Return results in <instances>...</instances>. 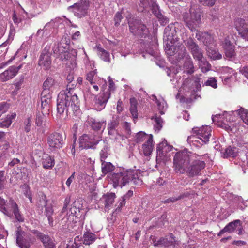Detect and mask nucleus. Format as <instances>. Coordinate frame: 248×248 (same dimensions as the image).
Returning a JSON list of instances; mask_svg holds the SVG:
<instances>
[{"mask_svg": "<svg viewBox=\"0 0 248 248\" xmlns=\"http://www.w3.org/2000/svg\"><path fill=\"white\" fill-rule=\"evenodd\" d=\"M190 156L187 152L183 151L177 153L174 156V170L176 173L185 174L189 178H193L201 174L204 169V161L195 160L190 163Z\"/></svg>", "mask_w": 248, "mask_h": 248, "instance_id": "f257e3e1", "label": "nucleus"}, {"mask_svg": "<svg viewBox=\"0 0 248 248\" xmlns=\"http://www.w3.org/2000/svg\"><path fill=\"white\" fill-rule=\"evenodd\" d=\"M79 101L72 89L61 92L58 95L57 116L61 120L68 117L70 110L77 111L79 109Z\"/></svg>", "mask_w": 248, "mask_h": 248, "instance_id": "f03ea898", "label": "nucleus"}, {"mask_svg": "<svg viewBox=\"0 0 248 248\" xmlns=\"http://www.w3.org/2000/svg\"><path fill=\"white\" fill-rule=\"evenodd\" d=\"M129 26L130 32L134 35L148 38L146 41L144 42V44H145L146 51L151 55L155 56L157 50V44L155 39L152 42H149V40H151L152 38L149 35V30L146 26L138 20H132L129 22Z\"/></svg>", "mask_w": 248, "mask_h": 248, "instance_id": "7ed1b4c3", "label": "nucleus"}, {"mask_svg": "<svg viewBox=\"0 0 248 248\" xmlns=\"http://www.w3.org/2000/svg\"><path fill=\"white\" fill-rule=\"evenodd\" d=\"M183 19L186 26L192 31H195L201 23V13L198 9L191 7L188 12L183 14Z\"/></svg>", "mask_w": 248, "mask_h": 248, "instance_id": "20e7f679", "label": "nucleus"}, {"mask_svg": "<svg viewBox=\"0 0 248 248\" xmlns=\"http://www.w3.org/2000/svg\"><path fill=\"white\" fill-rule=\"evenodd\" d=\"M133 176V171L123 169L118 172L110 174L109 178L112 182L114 187L126 185L130 181Z\"/></svg>", "mask_w": 248, "mask_h": 248, "instance_id": "39448f33", "label": "nucleus"}, {"mask_svg": "<svg viewBox=\"0 0 248 248\" xmlns=\"http://www.w3.org/2000/svg\"><path fill=\"white\" fill-rule=\"evenodd\" d=\"M163 39L167 42L165 48L166 53L170 56L174 55L176 49L172 44L177 41V37L175 34V28L173 25H169L165 28Z\"/></svg>", "mask_w": 248, "mask_h": 248, "instance_id": "423d86ee", "label": "nucleus"}, {"mask_svg": "<svg viewBox=\"0 0 248 248\" xmlns=\"http://www.w3.org/2000/svg\"><path fill=\"white\" fill-rule=\"evenodd\" d=\"M192 130L196 135L189 136L187 140L189 141H193V139L197 138L204 143H206L209 141V139L212 136L211 127L207 125L202 126L200 128L194 127Z\"/></svg>", "mask_w": 248, "mask_h": 248, "instance_id": "0eeeda50", "label": "nucleus"}, {"mask_svg": "<svg viewBox=\"0 0 248 248\" xmlns=\"http://www.w3.org/2000/svg\"><path fill=\"white\" fill-rule=\"evenodd\" d=\"M16 242L20 248H32L34 239L31 234L23 231L20 227L16 232Z\"/></svg>", "mask_w": 248, "mask_h": 248, "instance_id": "6e6552de", "label": "nucleus"}, {"mask_svg": "<svg viewBox=\"0 0 248 248\" xmlns=\"http://www.w3.org/2000/svg\"><path fill=\"white\" fill-rule=\"evenodd\" d=\"M79 147L81 149L93 148L99 143L100 139L94 134H84L79 138Z\"/></svg>", "mask_w": 248, "mask_h": 248, "instance_id": "1a4fd4ad", "label": "nucleus"}, {"mask_svg": "<svg viewBox=\"0 0 248 248\" xmlns=\"http://www.w3.org/2000/svg\"><path fill=\"white\" fill-rule=\"evenodd\" d=\"M66 137L59 133H54L48 136L47 143L52 151L62 148L64 143Z\"/></svg>", "mask_w": 248, "mask_h": 248, "instance_id": "9d476101", "label": "nucleus"}, {"mask_svg": "<svg viewBox=\"0 0 248 248\" xmlns=\"http://www.w3.org/2000/svg\"><path fill=\"white\" fill-rule=\"evenodd\" d=\"M185 45L188 47L193 55V58L198 61H201L203 58V53L202 49L199 48L191 38H189L184 41Z\"/></svg>", "mask_w": 248, "mask_h": 248, "instance_id": "9b49d317", "label": "nucleus"}, {"mask_svg": "<svg viewBox=\"0 0 248 248\" xmlns=\"http://www.w3.org/2000/svg\"><path fill=\"white\" fill-rule=\"evenodd\" d=\"M110 94L111 93L109 91H106L95 97V106L97 110L100 111L105 108L108 100L110 98Z\"/></svg>", "mask_w": 248, "mask_h": 248, "instance_id": "f8f14e48", "label": "nucleus"}, {"mask_svg": "<svg viewBox=\"0 0 248 248\" xmlns=\"http://www.w3.org/2000/svg\"><path fill=\"white\" fill-rule=\"evenodd\" d=\"M224 51V59L228 61H233L235 60L236 53L234 46L227 39L224 40L223 46Z\"/></svg>", "mask_w": 248, "mask_h": 248, "instance_id": "ddd939ff", "label": "nucleus"}, {"mask_svg": "<svg viewBox=\"0 0 248 248\" xmlns=\"http://www.w3.org/2000/svg\"><path fill=\"white\" fill-rule=\"evenodd\" d=\"M52 93L42 91L41 95V109L45 113H49Z\"/></svg>", "mask_w": 248, "mask_h": 248, "instance_id": "4468645a", "label": "nucleus"}, {"mask_svg": "<svg viewBox=\"0 0 248 248\" xmlns=\"http://www.w3.org/2000/svg\"><path fill=\"white\" fill-rule=\"evenodd\" d=\"M59 83L53 78L49 77L46 79L43 85V91L52 93L59 88Z\"/></svg>", "mask_w": 248, "mask_h": 248, "instance_id": "2eb2a0df", "label": "nucleus"}, {"mask_svg": "<svg viewBox=\"0 0 248 248\" xmlns=\"http://www.w3.org/2000/svg\"><path fill=\"white\" fill-rule=\"evenodd\" d=\"M21 66L22 65H20L18 67L15 66L9 67L7 70L0 75L1 81L4 82L12 78L16 75Z\"/></svg>", "mask_w": 248, "mask_h": 248, "instance_id": "dca6fc26", "label": "nucleus"}, {"mask_svg": "<svg viewBox=\"0 0 248 248\" xmlns=\"http://www.w3.org/2000/svg\"><path fill=\"white\" fill-rule=\"evenodd\" d=\"M41 206H44L45 207V214L47 217L49 224L50 225H53V219L52 216L53 214V209L52 206L51 205H47V201L45 196L42 198V200L39 201Z\"/></svg>", "mask_w": 248, "mask_h": 248, "instance_id": "f3484780", "label": "nucleus"}, {"mask_svg": "<svg viewBox=\"0 0 248 248\" xmlns=\"http://www.w3.org/2000/svg\"><path fill=\"white\" fill-rule=\"evenodd\" d=\"M51 64V55L49 53H46L41 55L38 64L42 66L45 70L50 68Z\"/></svg>", "mask_w": 248, "mask_h": 248, "instance_id": "a211bd4d", "label": "nucleus"}, {"mask_svg": "<svg viewBox=\"0 0 248 248\" xmlns=\"http://www.w3.org/2000/svg\"><path fill=\"white\" fill-rule=\"evenodd\" d=\"M9 202L15 218L19 222H24V217L19 211L17 204L12 199L9 200Z\"/></svg>", "mask_w": 248, "mask_h": 248, "instance_id": "6ab92c4d", "label": "nucleus"}, {"mask_svg": "<svg viewBox=\"0 0 248 248\" xmlns=\"http://www.w3.org/2000/svg\"><path fill=\"white\" fill-rule=\"evenodd\" d=\"M31 232L34 234L36 237L39 239L43 243V246L47 244L52 241L50 236L48 235L45 234L41 232L36 230H33L31 231Z\"/></svg>", "mask_w": 248, "mask_h": 248, "instance_id": "aec40b11", "label": "nucleus"}, {"mask_svg": "<svg viewBox=\"0 0 248 248\" xmlns=\"http://www.w3.org/2000/svg\"><path fill=\"white\" fill-rule=\"evenodd\" d=\"M172 149V146L168 144L167 142L165 140L157 145L156 151L157 154L164 155L167 152L170 151Z\"/></svg>", "mask_w": 248, "mask_h": 248, "instance_id": "412c9836", "label": "nucleus"}, {"mask_svg": "<svg viewBox=\"0 0 248 248\" xmlns=\"http://www.w3.org/2000/svg\"><path fill=\"white\" fill-rule=\"evenodd\" d=\"M88 122L91 124V125L94 130L98 131L102 129L103 131L106 127V122L105 121L100 122L93 118H89Z\"/></svg>", "mask_w": 248, "mask_h": 248, "instance_id": "4be33fe9", "label": "nucleus"}, {"mask_svg": "<svg viewBox=\"0 0 248 248\" xmlns=\"http://www.w3.org/2000/svg\"><path fill=\"white\" fill-rule=\"evenodd\" d=\"M99 142H100L102 145V149L100 152V156L101 161H103V160H105L108 156L109 147L107 140H100Z\"/></svg>", "mask_w": 248, "mask_h": 248, "instance_id": "5701e85b", "label": "nucleus"}, {"mask_svg": "<svg viewBox=\"0 0 248 248\" xmlns=\"http://www.w3.org/2000/svg\"><path fill=\"white\" fill-rule=\"evenodd\" d=\"M153 137L151 135L147 141L142 145L143 154L145 156L151 155L153 151Z\"/></svg>", "mask_w": 248, "mask_h": 248, "instance_id": "b1692460", "label": "nucleus"}, {"mask_svg": "<svg viewBox=\"0 0 248 248\" xmlns=\"http://www.w3.org/2000/svg\"><path fill=\"white\" fill-rule=\"evenodd\" d=\"M42 165L44 169H51L55 165L54 159L47 154L44 155L42 158Z\"/></svg>", "mask_w": 248, "mask_h": 248, "instance_id": "393cba45", "label": "nucleus"}, {"mask_svg": "<svg viewBox=\"0 0 248 248\" xmlns=\"http://www.w3.org/2000/svg\"><path fill=\"white\" fill-rule=\"evenodd\" d=\"M96 239V235L90 232H84L83 236V244L85 245H90L93 244Z\"/></svg>", "mask_w": 248, "mask_h": 248, "instance_id": "a878e982", "label": "nucleus"}, {"mask_svg": "<svg viewBox=\"0 0 248 248\" xmlns=\"http://www.w3.org/2000/svg\"><path fill=\"white\" fill-rule=\"evenodd\" d=\"M208 56L212 59L216 60L222 58V55L218 50L214 47V46H208L206 48Z\"/></svg>", "mask_w": 248, "mask_h": 248, "instance_id": "bb28decb", "label": "nucleus"}, {"mask_svg": "<svg viewBox=\"0 0 248 248\" xmlns=\"http://www.w3.org/2000/svg\"><path fill=\"white\" fill-rule=\"evenodd\" d=\"M70 7L75 9V12H77L81 16H85L88 9V5L85 2H82L79 3H75Z\"/></svg>", "mask_w": 248, "mask_h": 248, "instance_id": "cd10ccee", "label": "nucleus"}, {"mask_svg": "<svg viewBox=\"0 0 248 248\" xmlns=\"http://www.w3.org/2000/svg\"><path fill=\"white\" fill-rule=\"evenodd\" d=\"M240 221L239 220H236L233 222L229 223L227 226H226L222 230H221L218 233V236H220L222 234L225 232H232L237 227L238 224L240 223Z\"/></svg>", "mask_w": 248, "mask_h": 248, "instance_id": "c85d7f7f", "label": "nucleus"}, {"mask_svg": "<svg viewBox=\"0 0 248 248\" xmlns=\"http://www.w3.org/2000/svg\"><path fill=\"white\" fill-rule=\"evenodd\" d=\"M70 202L69 198H66L64 200V206L62 208V213L64 215L65 217L63 219H66L67 221H71L74 220V216H71L70 212H69V209L68 208V205Z\"/></svg>", "mask_w": 248, "mask_h": 248, "instance_id": "c756f323", "label": "nucleus"}, {"mask_svg": "<svg viewBox=\"0 0 248 248\" xmlns=\"http://www.w3.org/2000/svg\"><path fill=\"white\" fill-rule=\"evenodd\" d=\"M96 50L98 55L99 57L106 62H110L109 53L101 47L99 46H96Z\"/></svg>", "mask_w": 248, "mask_h": 248, "instance_id": "7c9ffc66", "label": "nucleus"}, {"mask_svg": "<svg viewBox=\"0 0 248 248\" xmlns=\"http://www.w3.org/2000/svg\"><path fill=\"white\" fill-rule=\"evenodd\" d=\"M16 115L15 113L7 115L4 119H2V122H0V127H9L12 123V120L16 118Z\"/></svg>", "mask_w": 248, "mask_h": 248, "instance_id": "2f4dec72", "label": "nucleus"}, {"mask_svg": "<svg viewBox=\"0 0 248 248\" xmlns=\"http://www.w3.org/2000/svg\"><path fill=\"white\" fill-rule=\"evenodd\" d=\"M238 155V149L235 147L229 146L223 154L224 158L234 157Z\"/></svg>", "mask_w": 248, "mask_h": 248, "instance_id": "473e14b6", "label": "nucleus"}, {"mask_svg": "<svg viewBox=\"0 0 248 248\" xmlns=\"http://www.w3.org/2000/svg\"><path fill=\"white\" fill-rule=\"evenodd\" d=\"M234 25L238 33L248 28L245 20L242 18H236L234 21Z\"/></svg>", "mask_w": 248, "mask_h": 248, "instance_id": "72a5a7b5", "label": "nucleus"}, {"mask_svg": "<svg viewBox=\"0 0 248 248\" xmlns=\"http://www.w3.org/2000/svg\"><path fill=\"white\" fill-rule=\"evenodd\" d=\"M49 113H45L41 111V113H38L36 114V117L35 120V123L38 126H42L45 124V122L46 119V115H48Z\"/></svg>", "mask_w": 248, "mask_h": 248, "instance_id": "f704fd0d", "label": "nucleus"}, {"mask_svg": "<svg viewBox=\"0 0 248 248\" xmlns=\"http://www.w3.org/2000/svg\"><path fill=\"white\" fill-rule=\"evenodd\" d=\"M184 68L185 72L187 74L194 73V66L191 57H187V59L185 60Z\"/></svg>", "mask_w": 248, "mask_h": 248, "instance_id": "c9c22d12", "label": "nucleus"}, {"mask_svg": "<svg viewBox=\"0 0 248 248\" xmlns=\"http://www.w3.org/2000/svg\"><path fill=\"white\" fill-rule=\"evenodd\" d=\"M115 195L114 193H110L105 195L104 199L105 200V208L106 210L109 209L114 202Z\"/></svg>", "mask_w": 248, "mask_h": 248, "instance_id": "e433bc0d", "label": "nucleus"}, {"mask_svg": "<svg viewBox=\"0 0 248 248\" xmlns=\"http://www.w3.org/2000/svg\"><path fill=\"white\" fill-rule=\"evenodd\" d=\"M202 42L207 46L206 48L215 46L213 37L207 32H204L202 34Z\"/></svg>", "mask_w": 248, "mask_h": 248, "instance_id": "4c0bfd02", "label": "nucleus"}, {"mask_svg": "<svg viewBox=\"0 0 248 248\" xmlns=\"http://www.w3.org/2000/svg\"><path fill=\"white\" fill-rule=\"evenodd\" d=\"M108 134L110 138L112 140H115L117 141H120L123 140V136L120 134L116 129H108Z\"/></svg>", "mask_w": 248, "mask_h": 248, "instance_id": "58836bf2", "label": "nucleus"}, {"mask_svg": "<svg viewBox=\"0 0 248 248\" xmlns=\"http://www.w3.org/2000/svg\"><path fill=\"white\" fill-rule=\"evenodd\" d=\"M155 246H165L168 247V248H175L174 244L171 242H169L167 241V239L160 238L156 243H154Z\"/></svg>", "mask_w": 248, "mask_h": 248, "instance_id": "ea45409f", "label": "nucleus"}, {"mask_svg": "<svg viewBox=\"0 0 248 248\" xmlns=\"http://www.w3.org/2000/svg\"><path fill=\"white\" fill-rule=\"evenodd\" d=\"M102 162V171L104 174L111 172L114 170V166L111 163L103 161Z\"/></svg>", "mask_w": 248, "mask_h": 248, "instance_id": "a19ab883", "label": "nucleus"}, {"mask_svg": "<svg viewBox=\"0 0 248 248\" xmlns=\"http://www.w3.org/2000/svg\"><path fill=\"white\" fill-rule=\"evenodd\" d=\"M130 113L133 117L134 119H136L138 117V112H137V102L136 100L134 98L130 99Z\"/></svg>", "mask_w": 248, "mask_h": 248, "instance_id": "79ce46f5", "label": "nucleus"}, {"mask_svg": "<svg viewBox=\"0 0 248 248\" xmlns=\"http://www.w3.org/2000/svg\"><path fill=\"white\" fill-rule=\"evenodd\" d=\"M96 70L90 71L87 74L86 79L90 82L91 84H95L98 78L96 76Z\"/></svg>", "mask_w": 248, "mask_h": 248, "instance_id": "37998d69", "label": "nucleus"}, {"mask_svg": "<svg viewBox=\"0 0 248 248\" xmlns=\"http://www.w3.org/2000/svg\"><path fill=\"white\" fill-rule=\"evenodd\" d=\"M199 62V67L202 72L205 73L210 70L211 66L207 61L202 59Z\"/></svg>", "mask_w": 248, "mask_h": 248, "instance_id": "c03bdc74", "label": "nucleus"}, {"mask_svg": "<svg viewBox=\"0 0 248 248\" xmlns=\"http://www.w3.org/2000/svg\"><path fill=\"white\" fill-rule=\"evenodd\" d=\"M187 57H190L187 52L185 47L182 46L181 48L178 51L177 59L180 61L182 59L186 60Z\"/></svg>", "mask_w": 248, "mask_h": 248, "instance_id": "a18cd8bd", "label": "nucleus"}, {"mask_svg": "<svg viewBox=\"0 0 248 248\" xmlns=\"http://www.w3.org/2000/svg\"><path fill=\"white\" fill-rule=\"evenodd\" d=\"M155 2L154 0H140V11L143 12L145 8L151 7L153 3Z\"/></svg>", "mask_w": 248, "mask_h": 248, "instance_id": "49530a36", "label": "nucleus"}, {"mask_svg": "<svg viewBox=\"0 0 248 248\" xmlns=\"http://www.w3.org/2000/svg\"><path fill=\"white\" fill-rule=\"evenodd\" d=\"M120 123L119 117H113L112 120L108 124V129H116Z\"/></svg>", "mask_w": 248, "mask_h": 248, "instance_id": "de8ad7c7", "label": "nucleus"}, {"mask_svg": "<svg viewBox=\"0 0 248 248\" xmlns=\"http://www.w3.org/2000/svg\"><path fill=\"white\" fill-rule=\"evenodd\" d=\"M152 119L155 120L154 128L155 131L158 132L162 127V119L160 117H155V118H153Z\"/></svg>", "mask_w": 248, "mask_h": 248, "instance_id": "09e8293b", "label": "nucleus"}, {"mask_svg": "<svg viewBox=\"0 0 248 248\" xmlns=\"http://www.w3.org/2000/svg\"><path fill=\"white\" fill-rule=\"evenodd\" d=\"M203 86H209L216 89L217 87V80L214 77H210L206 82H205Z\"/></svg>", "mask_w": 248, "mask_h": 248, "instance_id": "8fccbe9b", "label": "nucleus"}, {"mask_svg": "<svg viewBox=\"0 0 248 248\" xmlns=\"http://www.w3.org/2000/svg\"><path fill=\"white\" fill-rule=\"evenodd\" d=\"M150 136H148L142 132H139L136 135V140L137 143L143 141L146 139H148Z\"/></svg>", "mask_w": 248, "mask_h": 248, "instance_id": "3c124183", "label": "nucleus"}, {"mask_svg": "<svg viewBox=\"0 0 248 248\" xmlns=\"http://www.w3.org/2000/svg\"><path fill=\"white\" fill-rule=\"evenodd\" d=\"M7 183L6 177L4 176V171H0V190L4 189L5 185Z\"/></svg>", "mask_w": 248, "mask_h": 248, "instance_id": "603ef678", "label": "nucleus"}, {"mask_svg": "<svg viewBox=\"0 0 248 248\" xmlns=\"http://www.w3.org/2000/svg\"><path fill=\"white\" fill-rule=\"evenodd\" d=\"M152 97L153 98V99L155 100V102L157 104L158 108L160 111V113L161 114H164V112H163V110L166 105V103L163 100L161 102L159 101V100H157L156 97L154 95H153Z\"/></svg>", "mask_w": 248, "mask_h": 248, "instance_id": "864d4df0", "label": "nucleus"}, {"mask_svg": "<svg viewBox=\"0 0 248 248\" xmlns=\"http://www.w3.org/2000/svg\"><path fill=\"white\" fill-rule=\"evenodd\" d=\"M238 115L240 116L241 119L244 121L246 118L248 116V111L247 109L241 107L240 109L236 110Z\"/></svg>", "mask_w": 248, "mask_h": 248, "instance_id": "5fc2aeb1", "label": "nucleus"}, {"mask_svg": "<svg viewBox=\"0 0 248 248\" xmlns=\"http://www.w3.org/2000/svg\"><path fill=\"white\" fill-rule=\"evenodd\" d=\"M150 7H151L153 13L155 15V16L156 17L158 16V15H159L161 14L159 9L158 5L156 3L155 1L154 3L152 4Z\"/></svg>", "mask_w": 248, "mask_h": 248, "instance_id": "6e6d98bb", "label": "nucleus"}, {"mask_svg": "<svg viewBox=\"0 0 248 248\" xmlns=\"http://www.w3.org/2000/svg\"><path fill=\"white\" fill-rule=\"evenodd\" d=\"M68 208L69 209V212H70V216L77 217L78 215V213L79 212V209L74 205H70V207H68Z\"/></svg>", "mask_w": 248, "mask_h": 248, "instance_id": "4d7b16f0", "label": "nucleus"}, {"mask_svg": "<svg viewBox=\"0 0 248 248\" xmlns=\"http://www.w3.org/2000/svg\"><path fill=\"white\" fill-rule=\"evenodd\" d=\"M158 17H157L160 23L164 26L167 24L169 22V19L166 16L163 15L162 14L158 15Z\"/></svg>", "mask_w": 248, "mask_h": 248, "instance_id": "13d9d810", "label": "nucleus"}, {"mask_svg": "<svg viewBox=\"0 0 248 248\" xmlns=\"http://www.w3.org/2000/svg\"><path fill=\"white\" fill-rule=\"evenodd\" d=\"M130 181H132L133 183L136 185H141L142 184V180L139 178L138 177V174L136 173H134L133 172V176Z\"/></svg>", "mask_w": 248, "mask_h": 248, "instance_id": "bf43d9fd", "label": "nucleus"}, {"mask_svg": "<svg viewBox=\"0 0 248 248\" xmlns=\"http://www.w3.org/2000/svg\"><path fill=\"white\" fill-rule=\"evenodd\" d=\"M191 195H193L192 191H185L183 193L177 197L178 201L180 200H185L188 198Z\"/></svg>", "mask_w": 248, "mask_h": 248, "instance_id": "052dcab7", "label": "nucleus"}, {"mask_svg": "<svg viewBox=\"0 0 248 248\" xmlns=\"http://www.w3.org/2000/svg\"><path fill=\"white\" fill-rule=\"evenodd\" d=\"M71 58V54L67 51L62 52L60 54V58L62 61H66Z\"/></svg>", "mask_w": 248, "mask_h": 248, "instance_id": "680f3d73", "label": "nucleus"}, {"mask_svg": "<svg viewBox=\"0 0 248 248\" xmlns=\"http://www.w3.org/2000/svg\"><path fill=\"white\" fill-rule=\"evenodd\" d=\"M122 13L121 12H117L114 16L115 25L118 26L122 19Z\"/></svg>", "mask_w": 248, "mask_h": 248, "instance_id": "e2e57ef3", "label": "nucleus"}, {"mask_svg": "<svg viewBox=\"0 0 248 248\" xmlns=\"http://www.w3.org/2000/svg\"><path fill=\"white\" fill-rule=\"evenodd\" d=\"M125 199L122 197V200L120 201L118 207L115 209L114 213H115L116 214H117L118 213H119L121 211L122 207H123L124 206V205L125 204Z\"/></svg>", "mask_w": 248, "mask_h": 248, "instance_id": "0e129e2a", "label": "nucleus"}, {"mask_svg": "<svg viewBox=\"0 0 248 248\" xmlns=\"http://www.w3.org/2000/svg\"><path fill=\"white\" fill-rule=\"evenodd\" d=\"M199 2L202 4L206 6H213L216 0H199Z\"/></svg>", "mask_w": 248, "mask_h": 248, "instance_id": "69168bd1", "label": "nucleus"}, {"mask_svg": "<svg viewBox=\"0 0 248 248\" xmlns=\"http://www.w3.org/2000/svg\"><path fill=\"white\" fill-rule=\"evenodd\" d=\"M31 119L30 118H27L25 121V131L26 132H29L30 131V127H31Z\"/></svg>", "mask_w": 248, "mask_h": 248, "instance_id": "338daca9", "label": "nucleus"}, {"mask_svg": "<svg viewBox=\"0 0 248 248\" xmlns=\"http://www.w3.org/2000/svg\"><path fill=\"white\" fill-rule=\"evenodd\" d=\"M238 33L243 38L248 41V28H247L243 31H241V32Z\"/></svg>", "mask_w": 248, "mask_h": 248, "instance_id": "774afa93", "label": "nucleus"}]
</instances>
